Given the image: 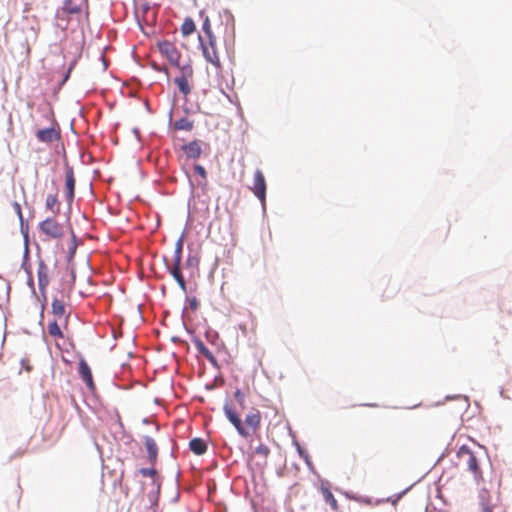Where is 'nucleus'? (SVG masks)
Masks as SVG:
<instances>
[{"label":"nucleus","mask_w":512,"mask_h":512,"mask_svg":"<svg viewBox=\"0 0 512 512\" xmlns=\"http://www.w3.org/2000/svg\"><path fill=\"white\" fill-rule=\"evenodd\" d=\"M224 413L228 420L235 427L239 435L247 438L254 434L261 425V413L258 410L251 411L245 416L244 423L235 411V409L228 403L223 407Z\"/></svg>","instance_id":"obj_1"},{"label":"nucleus","mask_w":512,"mask_h":512,"mask_svg":"<svg viewBox=\"0 0 512 512\" xmlns=\"http://www.w3.org/2000/svg\"><path fill=\"white\" fill-rule=\"evenodd\" d=\"M43 117L49 126L47 128L39 129L35 134L36 139L44 144H52L59 141L61 138V128L55 119L53 110L50 107L44 109Z\"/></svg>","instance_id":"obj_2"},{"label":"nucleus","mask_w":512,"mask_h":512,"mask_svg":"<svg viewBox=\"0 0 512 512\" xmlns=\"http://www.w3.org/2000/svg\"><path fill=\"white\" fill-rule=\"evenodd\" d=\"M199 42L202 54L206 61L211 63L216 69H221L222 64L216 46V38L210 37L205 40L203 36L199 35Z\"/></svg>","instance_id":"obj_3"},{"label":"nucleus","mask_w":512,"mask_h":512,"mask_svg":"<svg viewBox=\"0 0 512 512\" xmlns=\"http://www.w3.org/2000/svg\"><path fill=\"white\" fill-rule=\"evenodd\" d=\"M457 457L463 464L467 466V469L474 475V478L477 482L482 480L483 477L479 467L478 459L469 449V447L462 445L457 452Z\"/></svg>","instance_id":"obj_4"},{"label":"nucleus","mask_w":512,"mask_h":512,"mask_svg":"<svg viewBox=\"0 0 512 512\" xmlns=\"http://www.w3.org/2000/svg\"><path fill=\"white\" fill-rule=\"evenodd\" d=\"M179 76L174 79L180 93L187 97L191 93V81L194 76L193 67L190 64L179 67Z\"/></svg>","instance_id":"obj_5"},{"label":"nucleus","mask_w":512,"mask_h":512,"mask_svg":"<svg viewBox=\"0 0 512 512\" xmlns=\"http://www.w3.org/2000/svg\"><path fill=\"white\" fill-rule=\"evenodd\" d=\"M40 233L46 240L59 239L64 235V227L54 218H47L39 225Z\"/></svg>","instance_id":"obj_6"},{"label":"nucleus","mask_w":512,"mask_h":512,"mask_svg":"<svg viewBox=\"0 0 512 512\" xmlns=\"http://www.w3.org/2000/svg\"><path fill=\"white\" fill-rule=\"evenodd\" d=\"M158 48L172 65L179 67L181 54L173 43L164 40L158 43Z\"/></svg>","instance_id":"obj_7"},{"label":"nucleus","mask_w":512,"mask_h":512,"mask_svg":"<svg viewBox=\"0 0 512 512\" xmlns=\"http://www.w3.org/2000/svg\"><path fill=\"white\" fill-rule=\"evenodd\" d=\"M480 512H505V510L493 501L492 496L486 489L479 491Z\"/></svg>","instance_id":"obj_8"},{"label":"nucleus","mask_w":512,"mask_h":512,"mask_svg":"<svg viewBox=\"0 0 512 512\" xmlns=\"http://www.w3.org/2000/svg\"><path fill=\"white\" fill-rule=\"evenodd\" d=\"M251 189L254 195L264 205L266 200V181L262 171L259 169L254 173V182Z\"/></svg>","instance_id":"obj_9"},{"label":"nucleus","mask_w":512,"mask_h":512,"mask_svg":"<svg viewBox=\"0 0 512 512\" xmlns=\"http://www.w3.org/2000/svg\"><path fill=\"white\" fill-rule=\"evenodd\" d=\"M79 375L81 379L85 382L88 389L91 391L95 390V383L93 381L92 372L87 364V362L84 359H81L79 362V369H78Z\"/></svg>","instance_id":"obj_10"},{"label":"nucleus","mask_w":512,"mask_h":512,"mask_svg":"<svg viewBox=\"0 0 512 512\" xmlns=\"http://www.w3.org/2000/svg\"><path fill=\"white\" fill-rule=\"evenodd\" d=\"M52 313L55 319H58L61 324L67 326L68 316L66 315V307L62 300L54 299L52 301Z\"/></svg>","instance_id":"obj_11"},{"label":"nucleus","mask_w":512,"mask_h":512,"mask_svg":"<svg viewBox=\"0 0 512 512\" xmlns=\"http://www.w3.org/2000/svg\"><path fill=\"white\" fill-rule=\"evenodd\" d=\"M65 188L67 202L72 203L74 200L75 177L71 167H67L65 171Z\"/></svg>","instance_id":"obj_12"},{"label":"nucleus","mask_w":512,"mask_h":512,"mask_svg":"<svg viewBox=\"0 0 512 512\" xmlns=\"http://www.w3.org/2000/svg\"><path fill=\"white\" fill-rule=\"evenodd\" d=\"M183 152L188 158L198 159L202 154V148L197 140L191 141L188 144L183 145Z\"/></svg>","instance_id":"obj_13"},{"label":"nucleus","mask_w":512,"mask_h":512,"mask_svg":"<svg viewBox=\"0 0 512 512\" xmlns=\"http://www.w3.org/2000/svg\"><path fill=\"white\" fill-rule=\"evenodd\" d=\"M84 5L86 0H64L63 11L68 14H79Z\"/></svg>","instance_id":"obj_14"},{"label":"nucleus","mask_w":512,"mask_h":512,"mask_svg":"<svg viewBox=\"0 0 512 512\" xmlns=\"http://www.w3.org/2000/svg\"><path fill=\"white\" fill-rule=\"evenodd\" d=\"M38 284L41 290L45 289L49 284V269L44 262H40L37 268Z\"/></svg>","instance_id":"obj_15"},{"label":"nucleus","mask_w":512,"mask_h":512,"mask_svg":"<svg viewBox=\"0 0 512 512\" xmlns=\"http://www.w3.org/2000/svg\"><path fill=\"white\" fill-rule=\"evenodd\" d=\"M144 445L148 452L149 461L152 464L155 463V461L157 460V456H158V447L156 445V442L154 441L153 438H151L149 436H145L144 437Z\"/></svg>","instance_id":"obj_16"},{"label":"nucleus","mask_w":512,"mask_h":512,"mask_svg":"<svg viewBox=\"0 0 512 512\" xmlns=\"http://www.w3.org/2000/svg\"><path fill=\"white\" fill-rule=\"evenodd\" d=\"M180 265H181V263L174 262L173 266L170 270V273L173 276V278L176 280L178 285L180 286L181 290L185 292L187 290V285H186V281L181 273Z\"/></svg>","instance_id":"obj_17"},{"label":"nucleus","mask_w":512,"mask_h":512,"mask_svg":"<svg viewBox=\"0 0 512 512\" xmlns=\"http://www.w3.org/2000/svg\"><path fill=\"white\" fill-rule=\"evenodd\" d=\"M195 347L197 349V351L203 356L205 357L211 364L213 365H216L217 364V360H216V357L214 356V354L205 346V344L198 340L195 342Z\"/></svg>","instance_id":"obj_18"},{"label":"nucleus","mask_w":512,"mask_h":512,"mask_svg":"<svg viewBox=\"0 0 512 512\" xmlns=\"http://www.w3.org/2000/svg\"><path fill=\"white\" fill-rule=\"evenodd\" d=\"M190 450L196 455H202L207 450V444L201 438H193L189 442Z\"/></svg>","instance_id":"obj_19"},{"label":"nucleus","mask_w":512,"mask_h":512,"mask_svg":"<svg viewBox=\"0 0 512 512\" xmlns=\"http://www.w3.org/2000/svg\"><path fill=\"white\" fill-rule=\"evenodd\" d=\"M321 493L325 502L330 505L331 509L334 511H338L339 505L331 490L328 487L322 486Z\"/></svg>","instance_id":"obj_20"},{"label":"nucleus","mask_w":512,"mask_h":512,"mask_svg":"<svg viewBox=\"0 0 512 512\" xmlns=\"http://www.w3.org/2000/svg\"><path fill=\"white\" fill-rule=\"evenodd\" d=\"M62 327H65L59 322L58 319H54L48 325V333L53 338H63Z\"/></svg>","instance_id":"obj_21"},{"label":"nucleus","mask_w":512,"mask_h":512,"mask_svg":"<svg viewBox=\"0 0 512 512\" xmlns=\"http://www.w3.org/2000/svg\"><path fill=\"white\" fill-rule=\"evenodd\" d=\"M174 128L176 130L190 131L193 129V122L183 117L174 122Z\"/></svg>","instance_id":"obj_22"},{"label":"nucleus","mask_w":512,"mask_h":512,"mask_svg":"<svg viewBox=\"0 0 512 512\" xmlns=\"http://www.w3.org/2000/svg\"><path fill=\"white\" fill-rule=\"evenodd\" d=\"M195 29V23L191 18L185 19L181 25V32L184 36L191 35Z\"/></svg>","instance_id":"obj_23"},{"label":"nucleus","mask_w":512,"mask_h":512,"mask_svg":"<svg viewBox=\"0 0 512 512\" xmlns=\"http://www.w3.org/2000/svg\"><path fill=\"white\" fill-rule=\"evenodd\" d=\"M46 208L52 212L59 211V202L56 194H49L46 198Z\"/></svg>","instance_id":"obj_24"},{"label":"nucleus","mask_w":512,"mask_h":512,"mask_svg":"<svg viewBox=\"0 0 512 512\" xmlns=\"http://www.w3.org/2000/svg\"><path fill=\"white\" fill-rule=\"evenodd\" d=\"M139 473L144 477H151L153 479V483L160 486L157 476V471L154 468H141L139 469Z\"/></svg>","instance_id":"obj_25"},{"label":"nucleus","mask_w":512,"mask_h":512,"mask_svg":"<svg viewBox=\"0 0 512 512\" xmlns=\"http://www.w3.org/2000/svg\"><path fill=\"white\" fill-rule=\"evenodd\" d=\"M182 247H183L182 239H179L177 241L176 247H175L174 262L181 263V260H182Z\"/></svg>","instance_id":"obj_26"},{"label":"nucleus","mask_w":512,"mask_h":512,"mask_svg":"<svg viewBox=\"0 0 512 512\" xmlns=\"http://www.w3.org/2000/svg\"><path fill=\"white\" fill-rule=\"evenodd\" d=\"M202 29H203V32L205 34V38L208 39L210 37H215L212 33V30H211V25H210V21L208 18H206V20L204 21L203 25H202Z\"/></svg>","instance_id":"obj_27"},{"label":"nucleus","mask_w":512,"mask_h":512,"mask_svg":"<svg viewBox=\"0 0 512 512\" xmlns=\"http://www.w3.org/2000/svg\"><path fill=\"white\" fill-rule=\"evenodd\" d=\"M234 398L238 402V404L243 407L245 402V394L240 390L237 389L234 393Z\"/></svg>","instance_id":"obj_28"},{"label":"nucleus","mask_w":512,"mask_h":512,"mask_svg":"<svg viewBox=\"0 0 512 512\" xmlns=\"http://www.w3.org/2000/svg\"><path fill=\"white\" fill-rule=\"evenodd\" d=\"M255 452L256 454L267 457L270 453V450L265 444H260L259 446L256 447Z\"/></svg>","instance_id":"obj_29"},{"label":"nucleus","mask_w":512,"mask_h":512,"mask_svg":"<svg viewBox=\"0 0 512 512\" xmlns=\"http://www.w3.org/2000/svg\"><path fill=\"white\" fill-rule=\"evenodd\" d=\"M194 170H195V172H196L198 175H200L202 178H204V179L206 178L207 173H206V170H205V168H204L203 166H201V165H195Z\"/></svg>","instance_id":"obj_30"},{"label":"nucleus","mask_w":512,"mask_h":512,"mask_svg":"<svg viewBox=\"0 0 512 512\" xmlns=\"http://www.w3.org/2000/svg\"><path fill=\"white\" fill-rule=\"evenodd\" d=\"M189 304L191 309L196 310L198 308V301L196 298H192L189 300Z\"/></svg>","instance_id":"obj_31"},{"label":"nucleus","mask_w":512,"mask_h":512,"mask_svg":"<svg viewBox=\"0 0 512 512\" xmlns=\"http://www.w3.org/2000/svg\"><path fill=\"white\" fill-rule=\"evenodd\" d=\"M14 208H15V211L17 212L18 216L20 217V219H22V210H21L20 204L15 202Z\"/></svg>","instance_id":"obj_32"},{"label":"nucleus","mask_w":512,"mask_h":512,"mask_svg":"<svg viewBox=\"0 0 512 512\" xmlns=\"http://www.w3.org/2000/svg\"><path fill=\"white\" fill-rule=\"evenodd\" d=\"M71 69H72V67H70V68L68 69V71H67V73H66V75H65V77H64V79H63V82H65V81L69 78V74H70Z\"/></svg>","instance_id":"obj_33"},{"label":"nucleus","mask_w":512,"mask_h":512,"mask_svg":"<svg viewBox=\"0 0 512 512\" xmlns=\"http://www.w3.org/2000/svg\"><path fill=\"white\" fill-rule=\"evenodd\" d=\"M366 406L377 407L378 405L377 404H366Z\"/></svg>","instance_id":"obj_34"}]
</instances>
